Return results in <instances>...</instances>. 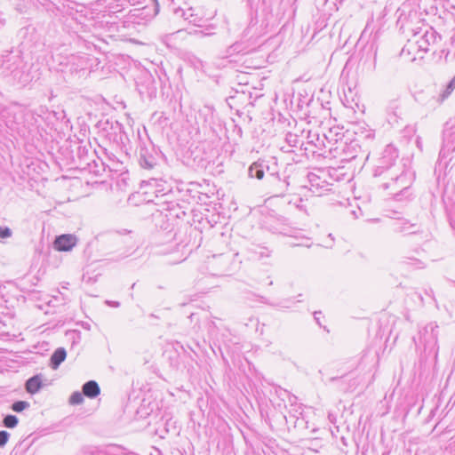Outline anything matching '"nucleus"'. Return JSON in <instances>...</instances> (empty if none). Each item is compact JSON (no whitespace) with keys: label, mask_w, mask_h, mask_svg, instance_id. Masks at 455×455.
Listing matches in <instances>:
<instances>
[{"label":"nucleus","mask_w":455,"mask_h":455,"mask_svg":"<svg viewBox=\"0 0 455 455\" xmlns=\"http://www.w3.org/2000/svg\"><path fill=\"white\" fill-rule=\"evenodd\" d=\"M329 0H315L316 4H320L322 6L325 5Z\"/></svg>","instance_id":"obj_38"},{"label":"nucleus","mask_w":455,"mask_h":455,"mask_svg":"<svg viewBox=\"0 0 455 455\" xmlns=\"http://www.w3.org/2000/svg\"><path fill=\"white\" fill-rule=\"evenodd\" d=\"M23 67L20 55L12 52L0 54V78L12 77L14 80H20Z\"/></svg>","instance_id":"obj_4"},{"label":"nucleus","mask_w":455,"mask_h":455,"mask_svg":"<svg viewBox=\"0 0 455 455\" xmlns=\"http://www.w3.org/2000/svg\"><path fill=\"white\" fill-rule=\"evenodd\" d=\"M230 126L232 127L231 136H227L228 140H232L234 141L242 139L243 130L242 128L235 123V120H231Z\"/></svg>","instance_id":"obj_23"},{"label":"nucleus","mask_w":455,"mask_h":455,"mask_svg":"<svg viewBox=\"0 0 455 455\" xmlns=\"http://www.w3.org/2000/svg\"><path fill=\"white\" fill-rule=\"evenodd\" d=\"M19 423V419L17 416L12 414H8L4 416L3 419V425L7 428H14Z\"/></svg>","instance_id":"obj_27"},{"label":"nucleus","mask_w":455,"mask_h":455,"mask_svg":"<svg viewBox=\"0 0 455 455\" xmlns=\"http://www.w3.org/2000/svg\"><path fill=\"white\" fill-rule=\"evenodd\" d=\"M414 179V172L411 169L400 167L383 176L379 187L384 190H389V195L393 196L395 201H403L412 196L411 185Z\"/></svg>","instance_id":"obj_1"},{"label":"nucleus","mask_w":455,"mask_h":455,"mask_svg":"<svg viewBox=\"0 0 455 455\" xmlns=\"http://www.w3.org/2000/svg\"><path fill=\"white\" fill-rule=\"evenodd\" d=\"M285 140L290 147L298 148L299 146L301 148L303 142L300 140L299 137L297 134L288 132L285 137Z\"/></svg>","instance_id":"obj_26"},{"label":"nucleus","mask_w":455,"mask_h":455,"mask_svg":"<svg viewBox=\"0 0 455 455\" xmlns=\"http://www.w3.org/2000/svg\"><path fill=\"white\" fill-rule=\"evenodd\" d=\"M10 438V434L5 430L0 431V447H4Z\"/></svg>","instance_id":"obj_30"},{"label":"nucleus","mask_w":455,"mask_h":455,"mask_svg":"<svg viewBox=\"0 0 455 455\" xmlns=\"http://www.w3.org/2000/svg\"><path fill=\"white\" fill-rule=\"evenodd\" d=\"M395 233H405L409 235L416 234L419 232L417 224L410 223L408 220H403L395 223L394 227Z\"/></svg>","instance_id":"obj_18"},{"label":"nucleus","mask_w":455,"mask_h":455,"mask_svg":"<svg viewBox=\"0 0 455 455\" xmlns=\"http://www.w3.org/2000/svg\"><path fill=\"white\" fill-rule=\"evenodd\" d=\"M339 379H340V378H339V377H331V378H330L329 381H330V382H334V381L339 380Z\"/></svg>","instance_id":"obj_42"},{"label":"nucleus","mask_w":455,"mask_h":455,"mask_svg":"<svg viewBox=\"0 0 455 455\" xmlns=\"http://www.w3.org/2000/svg\"><path fill=\"white\" fill-rule=\"evenodd\" d=\"M248 259L251 260H259L263 258H267L270 255V251L264 246L252 245L246 249Z\"/></svg>","instance_id":"obj_16"},{"label":"nucleus","mask_w":455,"mask_h":455,"mask_svg":"<svg viewBox=\"0 0 455 455\" xmlns=\"http://www.w3.org/2000/svg\"><path fill=\"white\" fill-rule=\"evenodd\" d=\"M246 50L245 47H243V44L242 43H235L231 46L228 47V49L226 52V55L223 58L224 60L229 59L234 53H240L242 52H244Z\"/></svg>","instance_id":"obj_25"},{"label":"nucleus","mask_w":455,"mask_h":455,"mask_svg":"<svg viewBox=\"0 0 455 455\" xmlns=\"http://www.w3.org/2000/svg\"><path fill=\"white\" fill-rule=\"evenodd\" d=\"M176 206L179 208V212H175V214H174V215H175V217H177V218H180V215H181V214H182V215H185V214H186L185 211H180V204H174L173 203H171V205H170V206H168V210H169L170 212L175 211V207H176Z\"/></svg>","instance_id":"obj_33"},{"label":"nucleus","mask_w":455,"mask_h":455,"mask_svg":"<svg viewBox=\"0 0 455 455\" xmlns=\"http://www.w3.org/2000/svg\"><path fill=\"white\" fill-rule=\"evenodd\" d=\"M275 168L276 164L271 167L266 160L259 159L250 165L248 169V176L250 178L262 180L265 172L267 173V176L270 175L271 172H277Z\"/></svg>","instance_id":"obj_8"},{"label":"nucleus","mask_w":455,"mask_h":455,"mask_svg":"<svg viewBox=\"0 0 455 455\" xmlns=\"http://www.w3.org/2000/svg\"><path fill=\"white\" fill-rule=\"evenodd\" d=\"M146 0H129V2L131 3V4L132 5H140L141 4H143ZM154 3H155V13H157L158 12V3L156 0H152Z\"/></svg>","instance_id":"obj_34"},{"label":"nucleus","mask_w":455,"mask_h":455,"mask_svg":"<svg viewBox=\"0 0 455 455\" xmlns=\"http://www.w3.org/2000/svg\"><path fill=\"white\" fill-rule=\"evenodd\" d=\"M84 402V395L83 392L80 393L78 391H76L72 393V395L69 397V403L72 405H78L81 404Z\"/></svg>","instance_id":"obj_29"},{"label":"nucleus","mask_w":455,"mask_h":455,"mask_svg":"<svg viewBox=\"0 0 455 455\" xmlns=\"http://www.w3.org/2000/svg\"><path fill=\"white\" fill-rule=\"evenodd\" d=\"M160 156L161 152L156 148L151 141L142 142L138 148V163L144 170H154L157 167Z\"/></svg>","instance_id":"obj_5"},{"label":"nucleus","mask_w":455,"mask_h":455,"mask_svg":"<svg viewBox=\"0 0 455 455\" xmlns=\"http://www.w3.org/2000/svg\"><path fill=\"white\" fill-rule=\"evenodd\" d=\"M77 455H113L111 454L107 447H104V444L101 445H94V444H85L83 445L79 451Z\"/></svg>","instance_id":"obj_14"},{"label":"nucleus","mask_w":455,"mask_h":455,"mask_svg":"<svg viewBox=\"0 0 455 455\" xmlns=\"http://www.w3.org/2000/svg\"><path fill=\"white\" fill-rule=\"evenodd\" d=\"M43 376L42 374H36L25 382V389L30 395H35L43 387Z\"/></svg>","instance_id":"obj_15"},{"label":"nucleus","mask_w":455,"mask_h":455,"mask_svg":"<svg viewBox=\"0 0 455 455\" xmlns=\"http://www.w3.org/2000/svg\"><path fill=\"white\" fill-rule=\"evenodd\" d=\"M455 151V116L447 121L443 131V146L439 153V164L447 168L453 161Z\"/></svg>","instance_id":"obj_2"},{"label":"nucleus","mask_w":455,"mask_h":455,"mask_svg":"<svg viewBox=\"0 0 455 455\" xmlns=\"http://www.w3.org/2000/svg\"><path fill=\"white\" fill-rule=\"evenodd\" d=\"M334 1H335V2L333 3V4H334V5H336V4H337V3H339V4H342V2H343L344 0H334Z\"/></svg>","instance_id":"obj_43"},{"label":"nucleus","mask_w":455,"mask_h":455,"mask_svg":"<svg viewBox=\"0 0 455 455\" xmlns=\"http://www.w3.org/2000/svg\"><path fill=\"white\" fill-rule=\"evenodd\" d=\"M437 38L440 39V36L433 28L426 30L424 34L420 36L419 40L416 41L419 46V50L423 52H427L428 46L435 44Z\"/></svg>","instance_id":"obj_11"},{"label":"nucleus","mask_w":455,"mask_h":455,"mask_svg":"<svg viewBox=\"0 0 455 455\" xmlns=\"http://www.w3.org/2000/svg\"><path fill=\"white\" fill-rule=\"evenodd\" d=\"M29 406V403L19 400L12 403L11 409L15 412H21L24 410L28 409Z\"/></svg>","instance_id":"obj_28"},{"label":"nucleus","mask_w":455,"mask_h":455,"mask_svg":"<svg viewBox=\"0 0 455 455\" xmlns=\"http://www.w3.org/2000/svg\"><path fill=\"white\" fill-rule=\"evenodd\" d=\"M373 136H374V134L371 131L366 132L365 138L369 139V138H372Z\"/></svg>","instance_id":"obj_41"},{"label":"nucleus","mask_w":455,"mask_h":455,"mask_svg":"<svg viewBox=\"0 0 455 455\" xmlns=\"http://www.w3.org/2000/svg\"><path fill=\"white\" fill-rule=\"evenodd\" d=\"M257 23V18H251L248 29H251L254 24Z\"/></svg>","instance_id":"obj_39"},{"label":"nucleus","mask_w":455,"mask_h":455,"mask_svg":"<svg viewBox=\"0 0 455 455\" xmlns=\"http://www.w3.org/2000/svg\"><path fill=\"white\" fill-rule=\"evenodd\" d=\"M396 13H398L397 24L401 25V28L409 26V19L417 18V12L411 11L409 4H403L398 8Z\"/></svg>","instance_id":"obj_12"},{"label":"nucleus","mask_w":455,"mask_h":455,"mask_svg":"<svg viewBox=\"0 0 455 455\" xmlns=\"http://www.w3.org/2000/svg\"><path fill=\"white\" fill-rule=\"evenodd\" d=\"M164 183L165 182H164L162 180L152 178L148 180H142L140 186L144 187L149 185L152 187H156V190L154 191V193L156 194V196H159V194L164 190Z\"/></svg>","instance_id":"obj_21"},{"label":"nucleus","mask_w":455,"mask_h":455,"mask_svg":"<svg viewBox=\"0 0 455 455\" xmlns=\"http://www.w3.org/2000/svg\"><path fill=\"white\" fill-rule=\"evenodd\" d=\"M454 77H455V76H454Z\"/></svg>","instance_id":"obj_47"},{"label":"nucleus","mask_w":455,"mask_h":455,"mask_svg":"<svg viewBox=\"0 0 455 455\" xmlns=\"http://www.w3.org/2000/svg\"><path fill=\"white\" fill-rule=\"evenodd\" d=\"M12 232L8 227H0V238L5 239L11 237Z\"/></svg>","instance_id":"obj_31"},{"label":"nucleus","mask_w":455,"mask_h":455,"mask_svg":"<svg viewBox=\"0 0 455 455\" xmlns=\"http://www.w3.org/2000/svg\"><path fill=\"white\" fill-rule=\"evenodd\" d=\"M400 109L399 97L392 99L388 101L387 106V112L388 115H392L394 121H396L398 117L397 110Z\"/></svg>","instance_id":"obj_22"},{"label":"nucleus","mask_w":455,"mask_h":455,"mask_svg":"<svg viewBox=\"0 0 455 455\" xmlns=\"http://www.w3.org/2000/svg\"><path fill=\"white\" fill-rule=\"evenodd\" d=\"M137 89L141 96L148 99L156 97L157 87L156 80L151 73L145 70L142 71L136 82Z\"/></svg>","instance_id":"obj_6"},{"label":"nucleus","mask_w":455,"mask_h":455,"mask_svg":"<svg viewBox=\"0 0 455 455\" xmlns=\"http://www.w3.org/2000/svg\"><path fill=\"white\" fill-rule=\"evenodd\" d=\"M247 4L250 7L251 12H255V15H257L259 5L261 2V0H246Z\"/></svg>","instance_id":"obj_32"},{"label":"nucleus","mask_w":455,"mask_h":455,"mask_svg":"<svg viewBox=\"0 0 455 455\" xmlns=\"http://www.w3.org/2000/svg\"><path fill=\"white\" fill-rule=\"evenodd\" d=\"M426 294H427V295H428V296H430V297H432V298H433V299H435V297H434V291H433V290H432L431 288H429V290H427V291H426Z\"/></svg>","instance_id":"obj_40"},{"label":"nucleus","mask_w":455,"mask_h":455,"mask_svg":"<svg viewBox=\"0 0 455 455\" xmlns=\"http://www.w3.org/2000/svg\"><path fill=\"white\" fill-rule=\"evenodd\" d=\"M67 352L64 347H58L51 355L50 366L53 370H57L59 366L65 361Z\"/></svg>","instance_id":"obj_19"},{"label":"nucleus","mask_w":455,"mask_h":455,"mask_svg":"<svg viewBox=\"0 0 455 455\" xmlns=\"http://www.w3.org/2000/svg\"><path fill=\"white\" fill-rule=\"evenodd\" d=\"M267 182L275 196H283L290 186L289 176L283 174L281 177L279 172H271L270 175L267 176Z\"/></svg>","instance_id":"obj_7"},{"label":"nucleus","mask_w":455,"mask_h":455,"mask_svg":"<svg viewBox=\"0 0 455 455\" xmlns=\"http://www.w3.org/2000/svg\"><path fill=\"white\" fill-rule=\"evenodd\" d=\"M398 150L395 147L389 144L386 146L381 153V156L378 160V164L373 171V176L383 177L394 172V169L404 168V164H396L398 160Z\"/></svg>","instance_id":"obj_3"},{"label":"nucleus","mask_w":455,"mask_h":455,"mask_svg":"<svg viewBox=\"0 0 455 455\" xmlns=\"http://www.w3.org/2000/svg\"><path fill=\"white\" fill-rule=\"evenodd\" d=\"M107 124L110 125V129L113 131L116 137L118 136V140H120L123 143V137L124 136L125 138H127L124 125L118 121H112L111 123L107 122ZM115 140L117 141L116 139Z\"/></svg>","instance_id":"obj_20"},{"label":"nucleus","mask_w":455,"mask_h":455,"mask_svg":"<svg viewBox=\"0 0 455 455\" xmlns=\"http://www.w3.org/2000/svg\"><path fill=\"white\" fill-rule=\"evenodd\" d=\"M1 26H3V22H2V20H0V27H1Z\"/></svg>","instance_id":"obj_46"},{"label":"nucleus","mask_w":455,"mask_h":455,"mask_svg":"<svg viewBox=\"0 0 455 455\" xmlns=\"http://www.w3.org/2000/svg\"><path fill=\"white\" fill-rule=\"evenodd\" d=\"M308 181L310 184V190L313 194H315L316 196H321L323 191L328 190L326 188L327 184L325 181H321V179L319 176L313 172H309L307 175Z\"/></svg>","instance_id":"obj_13"},{"label":"nucleus","mask_w":455,"mask_h":455,"mask_svg":"<svg viewBox=\"0 0 455 455\" xmlns=\"http://www.w3.org/2000/svg\"><path fill=\"white\" fill-rule=\"evenodd\" d=\"M454 89H455V77L453 76V78L447 84L444 90L439 94V96L437 98H435V96L433 95L429 100H427V102H423V100L419 98L423 94V92H419L415 95V99H416V100L420 101L425 104H431V101H434L435 103L441 104L444 100H446L451 94V92H453Z\"/></svg>","instance_id":"obj_10"},{"label":"nucleus","mask_w":455,"mask_h":455,"mask_svg":"<svg viewBox=\"0 0 455 455\" xmlns=\"http://www.w3.org/2000/svg\"><path fill=\"white\" fill-rule=\"evenodd\" d=\"M83 395L88 398H96L100 394V387L95 380H89L82 387Z\"/></svg>","instance_id":"obj_17"},{"label":"nucleus","mask_w":455,"mask_h":455,"mask_svg":"<svg viewBox=\"0 0 455 455\" xmlns=\"http://www.w3.org/2000/svg\"><path fill=\"white\" fill-rule=\"evenodd\" d=\"M105 303L108 306H110V307H120V302H118V301L106 300Z\"/></svg>","instance_id":"obj_36"},{"label":"nucleus","mask_w":455,"mask_h":455,"mask_svg":"<svg viewBox=\"0 0 455 455\" xmlns=\"http://www.w3.org/2000/svg\"><path fill=\"white\" fill-rule=\"evenodd\" d=\"M318 314H321V312H315L314 313V316H315V319L316 321V323L319 324V326H322V323H320V317L317 316Z\"/></svg>","instance_id":"obj_37"},{"label":"nucleus","mask_w":455,"mask_h":455,"mask_svg":"<svg viewBox=\"0 0 455 455\" xmlns=\"http://www.w3.org/2000/svg\"><path fill=\"white\" fill-rule=\"evenodd\" d=\"M451 283H452L455 285V281L450 280Z\"/></svg>","instance_id":"obj_45"},{"label":"nucleus","mask_w":455,"mask_h":455,"mask_svg":"<svg viewBox=\"0 0 455 455\" xmlns=\"http://www.w3.org/2000/svg\"><path fill=\"white\" fill-rule=\"evenodd\" d=\"M104 447H107L108 451L113 455H120L119 451H125L124 447H123L122 445H119V444H115V443L104 444ZM122 454L123 455H137L135 452H132V451H128L125 453L122 452Z\"/></svg>","instance_id":"obj_24"},{"label":"nucleus","mask_w":455,"mask_h":455,"mask_svg":"<svg viewBox=\"0 0 455 455\" xmlns=\"http://www.w3.org/2000/svg\"><path fill=\"white\" fill-rule=\"evenodd\" d=\"M77 238L75 235L63 234L57 235L53 241V248L58 251H69L76 246Z\"/></svg>","instance_id":"obj_9"},{"label":"nucleus","mask_w":455,"mask_h":455,"mask_svg":"<svg viewBox=\"0 0 455 455\" xmlns=\"http://www.w3.org/2000/svg\"><path fill=\"white\" fill-rule=\"evenodd\" d=\"M409 259L412 261V264L415 265L416 267H418V268L424 267L423 262L420 261L419 259Z\"/></svg>","instance_id":"obj_35"},{"label":"nucleus","mask_w":455,"mask_h":455,"mask_svg":"<svg viewBox=\"0 0 455 455\" xmlns=\"http://www.w3.org/2000/svg\"><path fill=\"white\" fill-rule=\"evenodd\" d=\"M376 56H377V53L376 52H374V60H376Z\"/></svg>","instance_id":"obj_44"}]
</instances>
